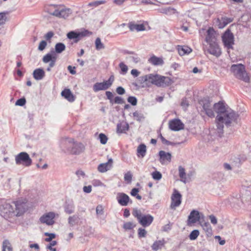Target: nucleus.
Here are the masks:
<instances>
[{"label": "nucleus", "instance_id": "obj_35", "mask_svg": "<svg viewBox=\"0 0 251 251\" xmlns=\"http://www.w3.org/2000/svg\"><path fill=\"white\" fill-rule=\"evenodd\" d=\"M66 46L62 43H57L55 46V51L57 53H61L65 50Z\"/></svg>", "mask_w": 251, "mask_h": 251}, {"label": "nucleus", "instance_id": "obj_15", "mask_svg": "<svg viewBox=\"0 0 251 251\" xmlns=\"http://www.w3.org/2000/svg\"><path fill=\"white\" fill-rule=\"evenodd\" d=\"M169 128L173 131H179L184 129V125L178 119H175L169 122Z\"/></svg>", "mask_w": 251, "mask_h": 251}, {"label": "nucleus", "instance_id": "obj_12", "mask_svg": "<svg viewBox=\"0 0 251 251\" xmlns=\"http://www.w3.org/2000/svg\"><path fill=\"white\" fill-rule=\"evenodd\" d=\"M182 196L180 193L176 189H174L173 193L171 197V208L175 209L179 206L181 203Z\"/></svg>", "mask_w": 251, "mask_h": 251}, {"label": "nucleus", "instance_id": "obj_43", "mask_svg": "<svg viewBox=\"0 0 251 251\" xmlns=\"http://www.w3.org/2000/svg\"><path fill=\"white\" fill-rule=\"evenodd\" d=\"M133 215L137 219L138 221L142 217L143 215L142 214L141 210L134 208L132 212Z\"/></svg>", "mask_w": 251, "mask_h": 251}, {"label": "nucleus", "instance_id": "obj_7", "mask_svg": "<svg viewBox=\"0 0 251 251\" xmlns=\"http://www.w3.org/2000/svg\"><path fill=\"white\" fill-rule=\"evenodd\" d=\"M92 33L91 32L89 31L88 30H84L79 32L71 31L67 33V36L69 39H74L75 43H77L83 37L89 36Z\"/></svg>", "mask_w": 251, "mask_h": 251}, {"label": "nucleus", "instance_id": "obj_10", "mask_svg": "<svg viewBox=\"0 0 251 251\" xmlns=\"http://www.w3.org/2000/svg\"><path fill=\"white\" fill-rule=\"evenodd\" d=\"M223 116L224 118L225 124L227 126H230L233 123H237L238 115L233 110H228Z\"/></svg>", "mask_w": 251, "mask_h": 251}, {"label": "nucleus", "instance_id": "obj_14", "mask_svg": "<svg viewBox=\"0 0 251 251\" xmlns=\"http://www.w3.org/2000/svg\"><path fill=\"white\" fill-rule=\"evenodd\" d=\"M116 199L118 203L122 206H127L129 202L130 203L132 202L128 196L124 193H118Z\"/></svg>", "mask_w": 251, "mask_h": 251}, {"label": "nucleus", "instance_id": "obj_53", "mask_svg": "<svg viewBox=\"0 0 251 251\" xmlns=\"http://www.w3.org/2000/svg\"><path fill=\"white\" fill-rule=\"evenodd\" d=\"M52 60L51 58V54L50 53H48L46 55H45L43 58V61L45 63H48Z\"/></svg>", "mask_w": 251, "mask_h": 251}, {"label": "nucleus", "instance_id": "obj_47", "mask_svg": "<svg viewBox=\"0 0 251 251\" xmlns=\"http://www.w3.org/2000/svg\"><path fill=\"white\" fill-rule=\"evenodd\" d=\"M127 101L132 105L135 106L137 104V100L136 97L133 96H129L127 99Z\"/></svg>", "mask_w": 251, "mask_h": 251}, {"label": "nucleus", "instance_id": "obj_40", "mask_svg": "<svg viewBox=\"0 0 251 251\" xmlns=\"http://www.w3.org/2000/svg\"><path fill=\"white\" fill-rule=\"evenodd\" d=\"M110 169L107 163H101L98 167V170L100 173H104Z\"/></svg>", "mask_w": 251, "mask_h": 251}, {"label": "nucleus", "instance_id": "obj_27", "mask_svg": "<svg viewBox=\"0 0 251 251\" xmlns=\"http://www.w3.org/2000/svg\"><path fill=\"white\" fill-rule=\"evenodd\" d=\"M129 129V125L126 123H121L117 125V132L118 133H122L126 132Z\"/></svg>", "mask_w": 251, "mask_h": 251}, {"label": "nucleus", "instance_id": "obj_30", "mask_svg": "<svg viewBox=\"0 0 251 251\" xmlns=\"http://www.w3.org/2000/svg\"><path fill=\"white\" fill-rule=\"evenodd\" d=\"M165 243V242L164 239L156 241L151 246V249L154 251H157L159 249H161V248L164 246Z\"/></svg>", "mask_w": 251, "mask_h": 251}, {"label": "nucleus", "instance_id": "obj_61", "mask_svg": "<svg viewBox=\"0 0 251 251\" xmlns=\"http://www.w3.org/2000/svg\"><path fill=\"white\" fill-rule=\"evenodd\" d=\"M105 94L107 99L110 100V102L113 103V95L112 93L110 91H106Z\"/></svg>", "mask_w": 251, "mask_h": 251}, {"label": "nucleus", "instance_id": "obj_24", "mask_svg": "<svg viewBox=\"0 0 251 251\" xmlns=\"http://www.w3.org/2000/svg\"><path fill=\"white\" fill-rule=\"evenodd\" d=\"M128 27L131 31L136 30L138 32L145 30L144 24H137L133 22H130L128 24Z\"/></svg>", "mask_w": 251, "mask_h": 251}, {"label": "nucleus", "instance_id": "obj_50", "mask_svg": "<svg viewBox=\"0 0 251 251\" xmlns=\"http://www.w3.org/2000/svg\"><path fill=\"white\" fill-rule=\"evenodd\" d=\"M99 139L100 140V142L101 144H105L107 143V136L103 134V133H100L99 135Z\"/></svg>", "mask_w": 251, "mask_h": 251}, {"label": "nucleus", "instance_id": "obj_57", "mask_svg": "<svg viewBox=\"0 0 251 251\" xmlns=\"http://www.w3.org/2000/svg\"><path fill=\"white\" fill-rule=\"evenodd\" d=\"M113 102L117 104H123L125 102L124 100L121 97L118 96L114 98Z\"/></svg>", "mask_w": 251, "mask_h": 251}, {"label": "nucleus", "instance_id": "obj_54", "mask_svg": "<svg viewBox=\"0 0 251 251\" xmlns=\"http://www.w3.org/2000/svg\"><path fill=\"white\" fill-rule=\"evenodd\" d=\"M105 2V1L104 0L96 1L90 2L88 4V5L89 6H94L96 7V6H99V5H100V4L104 3Z\"/></svg>", "mask_w": 251, "mask_h": 251}, {"label": "nucleus", "instance_id": "obj_13", "mask_svg": "<svg viewBox=\"0 0 251 251\" xmlns=\"http://www.w3.org/2000/svg\"><path fill=\"white\" fill-rule=\"evenodd\" d=\"M12 204L15 211V216H20L25 212L26 210L25 202L19 201H13Z\"/></svg>", "mask_w": 251, "mask_h": 251}, {"label": "nucleus", "instance_id": "obj_1", "mask_svg": "<svg viewBox=\"0 0 251 251\" xmlns=\"http://www.w3.org/2000/svg\"><path fill=\"white\" fill-rule=\"evenodd\" d=\"M60 147L63 151L75 155L79 154L85 149L82 143L75 142L74 139L71 138H62Z\"/></svg>", "mask_w": 251, "mask_h": 251}, {"label": "nucleus", "instance_id": "obj_59", "mask_svg": "<svg viewBox=\"0 0 251 251\" xmlns=\"http://www.w3.org/2000/svg\"><path fill=\"white\" fill-rule=\"evenodd\" d=\"M159 136L160 137L161 140V141L162 142V143L164 144H166V145H172V143L171 142H170L169 141L166 140L162 135L161 133L159 134Z\"/></svg>", "mask_w": 251, "mask_h": 251}, {"label": "nucleus", "instance_id": "obj_19", "mask_svg": "<svg viewBox=\"0 0 251 251\" xmlns=\"http://www.w3.org/2000/svg\"><path fill=\"white\" fill-rule=\"evenodd\" d=\"M153 217L150 215H143L139 220L138 222L144 227L149 226L153 222Z\"/></svg>", "mask_w": 251, "mask_h": 251}, {"label": "nucleus", "instance_id": "obj_63", "mask_svg": "<svg viewBox=\"0 0 251 251\" xmlns=\"http://www.w3.org/2000/svg\"><path fill=\"white\" fill-rule=\"evenodd\" d=\"M54 33L52 31H49L45 35V38L47 40H50L53 36Z\"/></svg>", "mask_w": 251, "mask_h": 251}, {"label": "nucleus", "instance_id": "obj_23", "mask_svg": "<svg viewBox=\"0 0 251 251\" xmlns=\"http://www.w3.org/2000/svg\"><path fill=\"white\" fill-rule=\"evenodd\" d=\"M214 32L215 31L213 28H209L207 30L205 40L208 44L216 42L217 40Z\"/></svg>", "mask_w": 251, "mask_h": 251}, {"label": "nucleus", "instance_id": "obj_49", "mask_svg": "<svg viewBox=\"0 0 251 251\" xmlns=\"http://www.w3.org/2000/svg\"><path fill=\"white\" fill-rule=\"evenodd\" d=\"M147 233V231L144 228H139L138 230V235L139 238L145 237Z\"/></svg>", "mask_w": 251, "mask_h": 251}, {"label": "nucleus", "instance_id": "obj_46", "mask_svg": "<svg viewBox=\"0 0 251 251\" xmlns=\"http://www.w3.org/2000/svg\"><path fill=\"white\" fill-rule=\"evenodd\" d=\"M45 235L49 237L48 238L45 239V241L46 242H50L52 239L55 238L56 237L55 234L53 233L45 232Z\"/></svg>", "mask_w": 251, "mask_h": 251}, {"label": "nucleus", "instance_id": "obj_17", "mask_svg": "<svg viewBox=\"0 0 251 251\" xmlns=\"http://www.w3.org/2000/svg\"><path fill=\"white\" fill-rule=\"evenodd\" d=\"M207 49V51L211 54L216 57L219 56L221 54V49L219 48L217 42L210 43Z\"/></svg>", "mask_w": 251, "mask_h": 251}, {"label": "nucleus", "instance_id": "obj_28", "mask_svg": "<svg viewBox=\"0 0 251 251\" xmlns=\"http://www.w3.org/2000/svg\"><path fill=\"white\" fill-rule=\"evenodd\" d=\"M148 61L151 64L155 66L162 65L164 63V61L162 58L158 57L155 55H153L151 57L148 59Z\"/></svg>", "mask_w": 251, "mask_h": 251}, {"label": "nucleus", "instance_id": "obj_3", "mask_svg": "<svg viewBox=\"0 0 251 251\" xmlns=\"http://www.w3.org/2000/svg\"><path fill=\"white\" fill-rule=\"evenodd\" d=\"M230 71L236 78L245 82L250 81V77L246 71L244 65L241 64H233L231 66Z\"/></svg>", "mask_w": 251, "mask_h": 251}, {"label": "nucleus", "instance_id": "obj_64", "mask_svg": "<svg viewBox=\"0 0 251 251\" xmlns=\"http://www.w3.org/2000/svg\"><path fill=\"white\" fill-rule=\"evenodd\" d=\"M67 69L70 73L72 75H75L76 74V71H75V67H72V66L69 65L68 66Z\"/></svg>", "mask_w": 251, "mask_h": 251}, {"label": "nucleus", "instance_id": "obj_31", "mask_svg": "<svg viewBox=\"0 0 251 251\" xmlns=\"http://www.w3.org/2000/svg\"><path fill=\"white\" fill-rule=\"evenodd\" d=\"M203 229L205 231L207 236H211L212 235V229L210 224L208 222H205L201 224Z\"/></svg>", "mask_w": 251, "mask_h": 251}, {"label": "nucleus", "instance_id": "obj_25", "mask_svg": "<svg viewBox=\"0 0 251 251\" xmlns=\"http://www.w3.org/2000/svg\"><path fill=\"white\" fill-rule=\"evenodd\" d=\"M61 95L69 102H72L75 100V97L69 89H65L63 90L61 92Z\"/></svg>", "mask_w": 251, "mask_h": 251}, {"label": "nucleus", "instance_id": "obj_4", "mask_svg": "<svg viewBox=\"0 0 251 251\" xmlns=\"http://www.w3.org/2000/svg\"><path fill=\"white\" fill-rule=\"evenodd\" d=\"M0 211L1 215L5 219L15 216V211L12 203H3L0 207Z\"/></svg>", "mask_w": 251, "mask_h": 251}, {"label": "nucleus", "instance_id": "obj_51", "mask_svg": "<svg viewBox=\"0 0 251 251\" xmlns=\"http://www.w3.org/2000/svg\"><path fill=\"white\" fill-rule=\"evenodd\" d=\"M47 45V43L45 40H42L39 43L38 49L40 51L43 50L46 47Z\"/></svg>", "mask_w": 251, "mask_h": 251}, {"label": "nucleus", "instance_id": "obj_55", "mask_svg": "<svg viewBox=\"0 0 251 251\" xmlns=\"http://www.w3.org/2000/svg\"><path fill=\"white\" fill-rule=\"evenodd\" d=\"M26 100L25 98H21L18 99L16 102L15 104L16 105H19V106H23L25 104Z\"/></svg>", "mask_w": 251, "mask_h": 251}, {"label": "nucleus", "instance_id": "obj_58", "mask_svg": "<svg viewBox=\"0 0 251 251\" xmlns=\"http://www.w3.org/2000/svg\"><path fill=\"white\" fill-rule=\"evenodd\" d=\"M96 213L98 215H102L103 214V208L101 205H98L96 207Z\"/></svg>", "mask_w": 251, "mask_h": 251}, {"label": "nucleus", "instance_id": "obj_60", "mask_svg": "<svg viewBox=\"0 0 251 251\" xmlns=\"http://www.w3.org/2000/svg\"><path fill=\"white\" fill-rule=\"evenodd\" d=\"M124 179L126 181L130 182L132 179V175L130 172H128L125 174Z\"/></svg>", "mask_w": 251, "mask_h": 251}, {"label": "nucleus", "instance_id": "obj_48", "mask_svg": "<svg viewBox=\"0 0 251 251\" xmlns=\"http://www.w3.org/2000/svg\"><path fill=\"white\" fill-rule=\"evenodd\" d=\"M119 67L122 71V74L125 75L127 73L128 71V67L123 62H121L119 64Z\"/></svg>", "mask_w": 251, "mask_h": 251}, {"label": "nucleus", "instance_id": "obj_5", "mask_svg": "<svg viewBox=\"0 0 251 251\" xmlns=\"http://www.w3.org/2000/svg\"><path fill=\"white\" fill-rule=\"evenodd\" d=\"M114 81V76L111 75L107 80L95 83L93 87V91L97 92L101 90H106L111 87Z\"/></svg>", "mask_w": 251, "mask_h": 251}, {"label": "nucleus", "instance_id": "obj_8", "mask_svg": "<svg viewBox=\"0 0 251 251\" xmlns=\"http://www.w3.org/2000/svg\"><path fill=\"white\" fill-rule=\"evenodd\" d=\"M16 163L17 165L22 164L28 167L31 165L32 160L27 153L22 152L19 153L15 157Z\"/></svg>", "mask_w": 251, "mask_h": 251}, {"label": "nucleus", "instance_id": "obj_18", "mask_svg": "<svg viewBox=\"0 0 251 251\" xmlns=\"http://www.w3.org/2000/svg\"><path fill=\"white\" fill-rule=\"evenodd\" d=\"M72 13V11L70 9H62L59 10L58 9H55L53 12L52 13L53 16H56L58 18H66Z\"/></svg>", "mask_w": 251, "mask_h": 251}, {"label": "nucleus", "instance_id": "obj_6", "mask_svg": "<svg viewBox=\"0 0 251 251\" xmlns=\"http://www.w3.org/2000/svg\"><path fill=\"white\" fill-rule=\"evenodd\" d=\"M59 215L53 212H49L43 214L40 218V221L42 224H45L48 226H52L55 223L54 219L58 218Z\"/></svg>", "mask_w": 251, "mask_h": 251}, {"label": "nucleus", "instance_id": "obj_52", "mask_svg": "<svg viewBox=\"0 0 251 251\" xmlns=\"http://www.w3.org/2000/svg\"><path fill=\"white\" fill-rule=\"evenodd\" d=\"M6 14L5 12L0 13V25L5 23L6 19Z\"/></svg>", "mask_w": 251, "mask_h": 251}, {"label": "nucleus", "instance_id": "obj_11", "mask_svg": "<svg viewBox=\"0 0 251 251\" xmlns=\"http://www.w3.org/2000/svg\"><path fill=\"white\" fill-rule=\"evenodd\" d=\"M199 103L202 106L203 110L208 117H214V113L211 108V102L209 100L203 99L201 100Z\"/></svg>", "mask_w": 251, "mask_h": 251}, {"label": "nucleus", "instance_id": "obj_62", "mask_svg": "<svg viewBox=\"0 0 251 251\" xmlns=\"http://www.w3.org/2000/svg\"><path fill=\"white\" fill-rule=\"evenodd\" d=\"M116 92L119 95H123L125 93L126 91L123 87L119 86L116 88Z\"/></svg>", "mask_w": 251, "mask_h": 251}, {"label": "nucleus", "instance_id": "obj_41", "mask_svg": "<svg viewBox=\"0 0 251 251\" xmlns=\"http://www.w3.org/2000/svg\"><path fill=\"white\" fill-rule=\"evenodd\" d=\"M159 11L162 13H164L166 14H170L172 13H174L175 10L174 8H172L171 7L162 8L159 9Z\"/></svg>", "mask_w": 251, "mask_h": 251}, {"label": "nucleus", "instance_id": "obj_56", "mask_svg": "<svg viewBox=\"0 0 251 251\" xmlns=\"http://www.w3.org/2000/svg\"><path fill=\"white\" fill-rule=\"evenodd\" d=\"M57 9V6L54 5H51L49 6L48 8L46 9V11L50 15H52V13L53 11L55 9Z\"/></svg>", "mask_w": 251, "mask_h": 251}, {"label": "nucleus", "instance_id": "obj_38", "mask_svg": "<svg viewBox=\"0 0 251 251\" xmlns=\"http://www.w3.org/2000/svg\"><path fill=\"white\" fill-rule=\"evenodd\" d=\"M96 49L97 50H103L105 49V46L101 42V39L100 38L98 37L96 38L95 42Z\"/></svg>", "mask_w": 251, "mask_h": 251}, {"label": "nucleus", "instance_id": "obj_9", "mask_svg": "<svg viewBox=\"0 0 251 251\" xmlns=\"http://www.w3.org/2000/svg\"><path fill=\"white\" fill-rule=\"evenodd\" d=\"M222 40L225 46L227 49H232L234 44V36L229 29H227L222 36Z\"/></svg>", "mask_w": 251, "mask_h": 251}, {"label": "nucleus", "instance_id": "obj_20", "mask_svg": "<svg viewBox=\"0 0 251 251\" xmlns=\"http://www.w3.org/2000/svg\"><path fill=\"white\" fill-rule=\"evenodd\" d=\"M200 220V213L198 211L193 210L188 216V225L191 224H195Z\"/></svg>", "mask_w": 251, "mask_h": 251}, {"label": "nucleus", "instance_id": "obj_16", "mask_svg": "<svg viewBox=\"0 0 251 251\" xmlns=\"http://www.w3.org/2000/svg\"><path fill=\"white\" fill-rule=\"evenodd\" d=\"M159 160L162 165H167L171 161L172 155L170 152L160 151L158 153Z\"/></svg>", "mask_w": 251, "mask_h": 251}, {"label": "nucleus", "instance_id": "obj_21", "mask_svg": "<svg viewBox=\"0 0 251 251\" xmlns=\"http://www.w3.org/2000/svg\"><path fill=\"white\" fill-rule=\"evenodd\" d=\"M214 109L215 111L218 114V115L222 116H224L226 112L228 111L226 110L224 104L221 102L215 103L214 105Z\"/></svg>", "mask_w": 251, "mask_h": 251}, {"label": "nucleus", "instance_id": "obj_32", "mask_svg": "<svg viewBox=\"0 0 251 251\" xmlns=\"http://www.w3.org/2000/svg\"><path fill=\"white\" fill-rule=\"evenodd\" d=\"M178 171H179V176L180 178V180L182 182L184 183H186L187 182L186 175L185 173V171L184 168L182 166H179L178 167Z\"/></svg>", "mask_w": 251, "mask_h": 251}, {"label": "nucleus", "instance_id": "obj_22", "mask_svg": "<svg viewBox=\"0 0 251 251\" xmlns=\"http://www.w3.org/2000/svg\"><path fill=\"white\" fill-rule=\"evenodd\" d=\"M216 120L218 132L219 133V136H221V134L223 133V124L225 123L224 118L222 115H217Z\"/></svg>", "mask_w": 251, "mask_h": 251}, {"label": "nucleus", "instance_id": "obj_34", "mask_svg": "<svg viewBox=\"0 0 251 251\" xmlns=\"http://www.w3.org/2000/svg\"><path fill=\"white\" fill-rule=\"evenodd\" d=\"M179 54L183 55L185 54H188L192 51V49L187 46L179 47L178 49Z\"/></svg>", "mask_w": 251, "mask_h": 251}, {"label": "nucleus", "instance_id": "obj_45", "mask_svg": "<svg viewBox=\"0 0 251 251\" xmlns=\"http://www.w3.org/2000/svg\"><path fill=\"white\" fill-rule=\"evenodd\" d=\"M135 226V225H133V224L132 222H126L123 225V228L126 230H130L132 229Z\"/></svg>", "mask_w": 251, "mask_h": 251}, {"label": "nucleus", "instance_id": "obj_33", "mask_svg": "<svg viewBox=\"0 0 251 251\" xmlns=\"http://www.w3.org/2000/svg\"><path fill=\"white\" fill-rule=\"evenodd\" d=\"M79 220L80 218L79 216L77 214H75L69 217L68 223L71 226H73L75 224H77L78 223Z\"/></svg>", "mask_w": 251, "mask_h": 251}, {"label": "nucleus", "instance_id": "obj_42", "mask_svg": "<svg viewBox=\"0 0 251 251\" xmlns=\"http://www.w3.org/2000/svg\"><path fill=\"white\" fill-rule=\"evenodd\" d=\"M200 234V232L197 229L193 230L190 234L189 237L190 240H196Z\"/></svg>", "mask_w": 251, "mask_h": 251}, {"label": "nucleus", "instance_id": "obj_36", "mask_svg": "<svg viewBox=\"0 0 251 251\" xmlns=\"http://www.w3.org/2000/svg\"><path fill=\"white\" fill-rule=\"evenodd\" d=\"M65 212L69 214L74 212L75 206L73 203H66L64 207Z\"/></svg>", "mask_w": 251, "mask_h": 251}, {"label": "nucleus", "instance_id": "obj_44", "mask_svg": "<svg viewBox=\"0 0 251 251\" xmlns=\"http://www.w3.org/2000/svg\"><path fill=\"white\" fill-rule=\"evenodd\" d=\"M162 176L161 173L158 171H156L152 173V177L154 180H159L161 179Z\"/></svg>", "mask_w": 251, "mask_h": 251}, {"label": "nucleus", "instance_id": "obj_37", "mask_svg": "<svg viewBox=\"0 0 251 251\" xmlns=\"http://www.w3.org/2000/svg\"><path fill=\"white\" fill-rule=\"evenodd\" d=\"M2 251H12V247L8 240H4L3 241Z\"/></svg>", "mask_w": 251, "mask_h": 251}, {"label": "nucleus", "instance_id": "obj_26", "mask_svg": "<svg viewBox=\"0 0 251 251\" xmlns=\"http://www.w3.org/2000/svg\"><path fill=\"white\" fill-rule=\"evenodd\" d=\"M33 77L36 80H41L45 75L44 71L41 68L35 69L33 73Z\"/></svg>", "mask_w": 251, "mask_h": 251}, {"label": "nucleus", "instance_id": "obj_39", "mask_svg": "<svg viewBox=\"0 0 251 251\" xmlns=\"http://www.w3.org/2000/svg\"><path fill=\"white\" fill-rule=\"evenodd\" d=\"M133 116L135 120L137 121L141 122L145 119V116L144 114L138 111H136L133 113Z\"/></svg>", "mask_w": 251, "mask_h": 251}, {"label": "nucleus", "instance_id": "obj_29", "mask_svg": "<svg viewBox=\"0 0 251 251\" xmlns=\"http://www.w3.org/2000/svg\"><path fill=\"white\" fill-rule=\"evenodd\" d=\"M137 156L139 157L143 158L145 156L147 151L146 145L143 144H140L137 148Z\"/></svg>", "mask_w": 251, "mask_h": 251}, {"label": "nucleus", "instance_id": "obj_2", "mask_svg": "<svg viewBox=\"0 0 251 251\" xmlns=\"http://www.w3.org/2000/svg\"><path fill=\"white\" fill-rule=\"evenodd\" d=\"M140 80L143 82L151 83L158 87H165L171 85L172 79L167 76L149 74L140 77Z\"/></svg>", "mask_w": 251, "mask_h": 251}]
</instances>
